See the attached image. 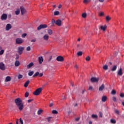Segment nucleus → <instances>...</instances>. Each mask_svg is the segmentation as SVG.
I'll return each instance as SVG.
<instances>
[{
    "instance_id": "aec40b11",
    "label": "nucleus",
    "mask_w": 124,
    "mask_h": 124,
    "mask_svg": "<svg viewBox=\"0 0 124 124\" xmlns=\"http://www.w3.org/2000/svg\"><path fill=\"white\" fill-rule=\"evenodd\" d=\"M118 66L117 65H115L114 66H113V67L110 69L111 71H116L117 70Z\"/></svg>"
},
{
    "instance_id": "6e6d98bb",
    "label": "nucleus",
    "mask_w": 124,
    "mask_h": 124,
    "mask_svg": "<svg viewBox=\"0 0 124 124\" xmlns=\"http://www.w3.org/2000/svg\"><path fill=\"white\" fill-rule=\"evenodd\" d=\"M11 17H12V15H11V14H9V15H8V18L9 19H10V18H11Z\"/></svg>"
},
{
    "instance_id": "49530a36",
    "label": "nucleus",
    "mask_w": 124,
    "mask_h": 124,
    "mask_svg": "<svg viewBox=\"0 0 124 124\" xmlns=\"http://www.w3.org/2000/svg\"><path fill=\"white\" fill-rule=\"evenodd\" d=\"M29 93V92H27L25 94V97H28Z\"/></svg>"
},
{
    "instance_id": "c756f323",
    "label": "nucleus",
    "mask_w": 124,
    "mask_h": 124,
    "mask_svg": "<svg viewBox=\"0 0 124 124\" xmlns=\"http://www.w3.org/2000/svg\"><path fill=\"white\" fill-rule=\"evenodd\" d=\"M15 13L16 15H19V14H20V9H17Z\"/></svg>"
},
{
    "instance_id": "f03ea898",
    "label": "nucleus",
    "mask_w": 124,
    "mask_h": 124,
    "mask_svg": "<svg viewBox=\"0 0 124 124\" xmlns=\"http://www.w3.org/2000/svg\"><path fill=\"white\" fill-rule=\"evenodd\" d=\"M42 92V88H39L36 90L33 93V94L34 95H39L40 94V93Z\"/></svg>"
},
{
    "instance_id": "c85d7f7f",
    "label": "nucleus",
    "mask_w": 124,
    "mask_h": 124,
    "mask_svg": "<svg viewBox=\"0 0 124 124\" xmlns=\"http://www.w3.org/2000/svg\"><path fill=\"white\" fill-rule=\"evenodd\" d=\"M103 69H104V70H107V69H108V65H107V64L104 65L103 66Z\"/></svg>"
},
{
    "instance_id": "680f3d73",
    "label": "nucleus",
    "mask_w": 124,
    "mask_h": 124,
    "mask_svg": "<svg viewBox=\"0 0 124 124\" xmlns=\"http://www.w3.org/2000/svg\"><path fill=\"white\" fill-rule=\"evenodd\" d=\"M79 66H78V65L76 64L75 66V68H76L77 69H78Z\"/></svg>"
},
{
    "instance_id": "37998d69",
    "label": "nucleus",
    "mask_w": 124,
    "mask_h": 124,
    "mask_svg": "<svg viewBox=\"0 0 124 124\" xmlns=\"http://www.w3.org/2000/svg\"><path fill=\"white\" fill-rule=\"evenodd\" d=\"M51 61H52V56H50L49 57V58H48V59L47 60V62H51Z\"/></svg>"
},
{
    "instance_id": "dca6fc26",
    "label": "nucleus",
    "mask_w": 124,
    "mask_h": 124,
    "mask_svg": "<svg viewBox=\"0 0 124 124\" xmlns=\"http://www.w3.org/2000/svg\"><path fill=\"white\" fill-rule=\"evenodd\" d=\"M43 57L42 56L39 57H38V62L40 63V64H41V63H42V62H43Z\"/></svg>"
},
{
    "instance_id": "5701e85b",
    "label": "nucleus",
    "mask_w": 124,
    "mask_h": 124,
    "mask_svg": "<svg viewBox=\"0 0 124 124\" xmlns=\"http://www.w3.org/2000/svg\"><path fill=\"white\" fill-rule=\"evenodd\" d=\"M47 33L49 35H51V34H53V31L51 29H48L47 30Z\"/></svg>"
},
{
    "instance_id": "7ed1b4c3",
    "label": "nucleus",
    "mask_w": 124,
    "mask_h": 124,
    "mask_svg": "<svg viewBox=\"0 0 124 124\" xmlns=\"http://www.w3.org/2000/svg\"><path fill=\"white\" fill-rule=\"evenodd\" d=\"M25 50V47L24 46H18V53L19 55H22L23 52Z\"/></svg>"
},
{
    "instance_id": "f8f14e48",
    "label": "nucleus",
    "mask_w": 124,
    "mask_h": 124,
    "mask_svg": "<svg viewBox=\"0 0 124 124\" xmlns=\"http://www.w3.org/2000/svg\"><path fill=\"white\" fill-rule=\"evenodd\" d=\"M55 24L57 25V26H59V27H61L62 26V20L60 19H58L56 21Z\"/></svg>"
},
{
    "instance_id": "a18cd8bd",
    "label": "nucleus",
    "mask_w": 124,
    "mask_h": 124,
    "mask_svg": "<svg viewBox=\"0 0 124 124\" xmlns=\"http://www.w3.org/2000/svg\"><path fill=\"white\" fill-rule=\"evenodd\" d=\"M91 1V0H84V3H88V2Z\"/></svg>"
},
{
    "instance_id": "393cba45",
    "label": "nucleus",
    "mask_w": 124,
    "mask_h": 124,
    "mask_svg": "<svg viewBox=\"0 0 124 124\" xmlns=\"http://www.w3.org/2000/svg\"><path fill=\"white\" fill-rule=\"evenodd\" d=\"M59 15H60V12H59L58 11H56L54 12V16H58Z\"/></svg>"
},
{
    "instance_id": "cd10ccee",
    "label": "nucleus",
    "mask_w": 124,
    "mask_h": 124,
    "mask_svg": "<svg viewBox=\"0 0 124 124\" xmlns=\"http://www.w3.org/2000/svg\"><path fill=\"white\" fill-rule=\"evenodd\" d=\"M55 24H56V21L55 20V19L53 18L51 20V24L52 26H55Z\"/></svg>"
},
{
    "instance_id": "a211bd4d",
    "label": "nucleus",
    "mask_w": 124,
    "mask_h": 124,
    "mask_svg": "<svg viewBox=\"0 0 124 124\" xmlns=\"http://www.w3.org/2000/svg\"><path fill=\"white\" fill-rule=\"evenodd\" d=\"M11 81V77L7 76L6 77L5 82H10Z\"/></svg>"
},
{
    "instance_id": "f704fd0d",
    "label": "nucleus",
    "mask_w": 124,
    "mask_h": 124,
    "mask_svg": "<svg viewBox=\"0 0 124 124\" xmlns=\"http://www.w3.org/2000/svg\"><path fill=\"white\" fill-rule=\"evenodd\" d=\"M110 123H111V124H116V120L115 119H111L110 120Z\"/></svg>"
},
{
    "instance_id": "72a5a7b5",
    "label": "nucleus",
    "mask_w": 124,
    "mask_h": 124,
    "mask_svg": "<svg viewBox=\"0 0 124 124\" xmlns=\"http://www.w3.org/2000/svg\"><path fill=\"white\" fill-rule=\"evenodd\" d=\"M38 75H39V72H36L34 75L33 76V77L34 78V77H37Z\"/></svg>"
},
{
    "instance_id": "58836bf2",
    "label": "nucleus",
    "mask_w": 124,
    "mask_h": 124,
    "mask_svg": "<svg viewBox=\"0 0 124 124\" xmlns=\"http://www.w3.org/2000/svg\"><path fill=\"white\" fill-rule=\"evenodd\" d=\"M92 117L93 118V119H97V116L95 114H93Z\"/></svg>"
},
{
    "instance_id": "0eeeda50",
    "label": "nucleus",
    "mask_w": 124,
    "mask_h": 124,
    "mask_svg": "<svg viewBox=\"0 0 124 124\" xmlns=\"http://www.w3.org/2000/svg\"><path fill=\"white\" fill-rule=\"evenodd\" d=\"M56 60L57 62H62L64 61V58H63V57L62 56H59L56 58Z\"/></svg>"
},
{
    "instance_id": "c9c22d12",
    "label": "nucleus",
    "mask_w": 124,
    "mask_h": 124,
    "mask_svg": "<svg viewBox=\"0 0 124 124\" xmlns=\"http://www.w3.org/2000/svg\"><path fill=\"white\" fill-rule=\"evenodd\" d=\"M106 20H107V22H109V21H110V20H111V17H110L109 16H107Z\"/></svg>"
},
{
    "instance_id": "09e8293b",
    "label": "nucleus",
    "mask_w": 124,
    "mask_h": 124,
    "mask_svg": "<svg viewBox=\"0 0 124 124\" xmlns=\"http://www.w3.org/2000/svg\"><path fill=\"white\" fill-rule=\"evenodd\" d=\"M52 114H58V111L56 110H52Z\"/></svg>"
},
{
    "instance_id": "a878e982",
    "label": "nucleus",
    "mask_w": 124,
    "mask_h": 124,
    "mask_svg": "<svg viewBox=\"0 0 124 124\" xmlns=\"http://www.w3.org/2000/svg\"><path fill=\"white\" fill-rule=\"evenodd\" d=\"M34 73V72L30 71L28 73V75L29 76H32Z\"/></svg>"
},
{
    "instance_id": "e2e57ef3",
    "label": "nucleus",
    "mask_w": 124,
    "mask_h": 124,
    "mask_svg": "<svg viewBox=\"0 0 124 124\" xmlns=\"http://www.w3.org/2000/svg\"><path fill=\"white\" fill-rule=\"evenodd\" d=\"M35 41H36V40L35 39H32L31 40V42H35Z\"/></svg>"
},
{
    "instance_id": "f3484780",
    "label": "nucleus",
    "mask_w": 124,
    "mask_h": 124,
    "mask_svg": "<svg viewBox=\"0 0 124 124\" xmlns=\"http://www.w3.org/2000/svg\"><path fill=\"white\" fill-rule=\"evenodd\" d=\"M104 88H105V86L104 85V84H102L101 86H100L99 88V92H102V91L104 90Z\"/></svg>"
},
{
    "instance_id": "4be33fe9",
    "label": "nucleus",
    "mask_w": 124,
    "mask_h": 124,
    "mask_svg": "<svg viewBox=\"0 0 124 124\" xmlns=\"http://www.w3.org/2000/svg\"><path fill=\"white\" fill-rule=\"evenodd\" d=\"M106 100H107V97L106 96H103L102 97V101L103 102H105V101H106Z\"/></svg>"
},
{
    "instance_id": "de8ad7c7",
    "label": "nucleus",
    "mask_w": 124,
    "mask_h": 124,
    "mask_svg": "<svg viewBox=\"0 0 124 124\" xmlns=\"http://www.w3.org/2000/svg\"><path fill=\"white\" fill-rule=\"evenodd\" d=\"M99 115L100 118H102V116H103V114L102 113V112L101 111L99 112Z\"/></svg>"
},
{
    "instance_id": "4468645a",
    "label": "nucleus",
    "mask_w": 124,
    "mask_h": 124,
    "mask_svg": "<svg viewBox=\"0 0 124 124\" xmlns=\"http://www.w3.org/2000/svg\"><path fill=\"white\" fill-rule=\"evenodd\" d=\"M106 29H107V26L106 25H105L104 26H100V30L103 31H106Z\"/></svg>"
},
{
    "instance_id": "13d9d810",
    "label": "nucleus",
    "mask_w": 124,
    "mask_h": 124,
    "mask_svg": "<svg viewBox=\"0 0 124 124\" xmlns=\"http://www.w3.org/2000/svg\"><path fill=\"white\" fill-rule=\"evenodd\" d=\"M39 77H42V76H43V73H40L39 74Z\"/></svg>"
},
{
    "instance_id": "f257e3e1",
    "label": "nucleus",
    "mask_w": 124,
    "mask_h": 124,
    "mask_svg": "<svg viewBox=\"0 0 124 124\" xmlns=\"http://www.w3.org/2000/svg\"><path fill=\"white\" fill-rule=\"evenodd\" d=\"M15 103L20 111H22L23 109H24V103H23V101H22L20 98L16 99Z\"/></svg>"
},
{
    "instance_id": "ddd939ff",
    "label": "nucleus",
    "mask_w": 124,
    "mask_h": 124,
    "mask_svg": "<svg viewBox=\"0 0 124 124\" xmlns=\"http://www.w3.org/2000/svg\"><path fill=\"white\" fill-rule=\"evenodd\" d=\"M43 38L44 40H46V41H47V40L49 39V35H48V34H45Z\"/></svg>"
},
{
    "instance_id": "a19ab883",
    "label": "nucleus",
    "mask_w": 124,
    "mask_h": 124,
    "mask_svg": "<svg viewBox=\"0 0 124 124\" xmlns=\"http://www.w3.org/2000/svg\"><path fill=\"white\" fill-rule=\"evenodd\" d=\"M51 119H52V117H49L46 118L47 122H50L51 121Z\"/></svg>"
},
{
    "instance_id": "864d4df0",
    "label": "nucleus",
    "mask_w": 124,
    "mask_h": 124,
    "mask_svg": "<svg viewBox=\"0 0 124 124\" xmlns=\"http://www.w3.org/2000/svg\"><path fill=\"white\" fill-rule=\"evenodd\" d=\"M27 51H31V46H28L26 48Z\"/></svg>"
},
{
    "instance_id": "b1692460",
    "label": "nucleus",
    "mask_w": 124,
    "mask_h": 124,
    "mask_svg": "<svg viewBox=\"0 0 124 124\" xmlns=\"http://www.w3.org/2000/svg\"><path fill=\"white\" fill-rule=\"evenodd\" d=\"M29 84H30V80H27V81H26V83H25L24 84V87H25V88L28 87V86H29Z\"/></svg>"
},
{
    "instance_id": "4c0bfd02",
    "label": "nucleus",
    "mask_w": 124,
    "mask_h": 124,
    "mask_svg": "<svg viewBox=\"0 0 124 124\" xmlns=\"http://www.w3.org/2000/svg\"><path fill=\"white\" fill-rule=\"evenodd\" d=\"M42 112H43V110H42V109H39L37 112L38 115H41Z\"/></svg>"
},
{
    "instance_id": "9d476101",
    "label": "nucleus",
    "mask_w": 124,
    "mask_h": 124,
    "mask_svg": "<svg viewBox=\"0 0 124 124\" xmlns=\"http://www.w3.org/2000/svg\"><path fill=\"white\" fill-rule=\"evenodd\" d=\"M0 69L3 71L5 70V65L2 62H0Z\"/></svg>"
},
{
    "instance_id": "423d86ee",
    "label": "nucleus",
    "mask_w": 124,
    "mask_h": 124,
    "mask_svg": "<svg viewBox=\"0 0 124 124\" xmlns=\"http://www.w3.org/2000/svg\"><path fill=\"white\" fill-rule=\"evenodd\" d=\"M47 27V25L46 24H41L37 27V30L40 31V30H42V29H46Z\"/></svg>"
},
{
    "instance_id": "c03bdc74",
    "label": "nucleus",
    "mask_w": 124,
    "mask_h": 124,
    "mask_svg": "<svg viewBox=\"0 0 124 124\" xmlns=\"http://www.w3.org/2000/svg\"><path fill=\"white\" fill-rule=\"evenodd\" d=\"M112 100L114 101V102H116L117 101V98H116L115 96H113L112 97Z\"/></svg>"
},
{
    "instance_id": "39448f33",
    "label": "nucleus",
    "mask_w": 124,
    "mask_h": 124,
    "mask_svg": "<svg viewBox=\"0 0 124 124\" xmlns=\"http://www.w3.org/2000/svg\"><path fill=\"white\" fill-rule=\"evenodd\" d=\"M24 42V40L21 38H17L16 40V44H22Z\"/></svg>"
},
{
    "instance_id": "69168bd1",
    "label": "nucleus",
    "mask_w": 124,
    "mask_h": 124,
    "mask_svg": "<svg viewBox=\"0 0 124 124\" xmlns=\"http://www.w3.org/2000/svg\"><path fill=\"white\" fill-rule=\"evenodd\" d=\"M62 4H60L59 6H58V8L60 9L61 8H62Z\"/></svg>"
},
{
    "instance_id": "412c9836",
    "label": "nucleus",
    "mask_w": 124,
    "mask_h": 124,
    "mask_svg": "<svg viewBox=\"0 0 124 124\" xmlns=\"http://www.w3.org/2000/svg\"><path fill=\"white\" fill-rule=\"evenodd\" d=\"M15 66H19V65H20V62H19V61L16 60L15 62Z\"/></svg>"
},
{
    "instance_id": "774afa93",
    "label": "nucleus",
    "mask_w": 124,
    "mask_h": 124,
    "mask_svg": "<svg viewBox=\"0 0 124 124\" xmlns=\"http://www.w3.org/2000/svg\"><path fill=\"white\" fill-rule=\"evenodd\" d=\"M112 37V36L108 35V38H111Z\"/></svg>"
},
{
    "instance_id": "e433bc0d",
    "label": "nucleus",
    "mask_w": 124,
    "mask_h": 124,
    "mask_svg": "<svg viewBox=\"0 0 124 124\" xmlns=\"http://www.w3.org/2000/svg\"><path fill=\"white\" fill-rule=\"evenodd\" d=\"M17 78H18V79H22V78H23V75L19 74Z\"/></svg>"
},
{
    "instance_id": "bf43d9fd",
    "label": "nucleus",
    "mask_w": 124,
    "mask_h": 124,
    "mask_svg": "<svg viewBox=\"0 0 124 124\" xmlns=\"http://www.w3.org/2000/svg\"><path fill=\"white\" fill-rule=\"evenodd\" d=\"M54 105V103H51L49 104V107H52Z\"/></svg>"
},
{
    "instance_id": "20e7f679",
    "label": "nucleus",
    "mask_w": 124,
    "mask_h": 124,
    "mask_svg": "<svg viewBox=\"0 0 124 124\" xmlns=\"http://www.w3.org/2000/svg\"><path fill=\"white\" fill-rule=\"evenodd\" d=\"M90 81H91V82H92V83H97V82H98V81H99V78H95V77H92L90 79Z\"/></svg>"
},
{
    "instance_id": "7c9ffc66",
    "label": "nucleus",
    "mask_w": 124,
    "mask_h": 124,
    "mask_svg": "<svg viewBox=\"0 0 124 124\" xmlns=\"http://www.w3.org/2000/svg\"><path fill=\"white\" fill-rule=\"evenodd\" d=\"M82 17L84 18H87V13H84L83 14H82Z\"/></svg>"
},
{
    "instance_id": "473e14b6",
    "label": "nucleus",
    "mask_w": 124,
    "mask_h": 124,
    "mask_svg": "<svg viewBox=\"0 0 124 124\" xmlns=\"http://www.w3.org/2000/svg\"><path fill=\"white\" fill-rule=\"evenodd\" d=\"M111 94H112L113 95H115V94H116V93H117V92H116V91L113 90L111 91Z\"/></svg>"
},
{
    "instance_id": "ea45409f",
    "label": "nucleus",
    "mask_w": 124,
    "mask_h": 124,
    "mask_svg": "<svg viewBox=\"0 0 124 124\" xmlns=\"http://www.w3.org/2000/svg\"><path fill=\"white\" fill-rule=\"evenodd\" d=\"M115 113H116V114H117V115H120V111L117 109L115 110Z\"/></svg>"
},
{
    "instance_id": "6e6552de",
    "label": "nucleus",
    "mask_w": 124,
    "mask_h": 124,
    "mask_svg": "<svg viewBox=\"0 0 124 124\" xmlns=\"http://www.w3.org/2000/svg\"><path fill=\"white\" fill-rule=\"evenodd\" d=\"M20 11L21 12V15H24V14L27 12V10H26V9H25V7H24L23 6H20Z\"/></svg>"
},
{
    "instance_id": "9b49d317",
    "label": "nucleus",
    "mask_w": 124,
    "mask_h": 124,
    "mask_svg": "<svg viewBox=\"0 0 124 124\" xmlns=\"http://www.w3.org/2000/svg\"><path fill=\"white\" fill-rule=\"evenodd\" d=\"M117 75H119V76H123V69L122 68H120L117 72Z\"/></svg>"
},
{
    "instance_id": "bb28decb",
    "label": "nucleus",
    "mask_w": 124,
    "mask_h": 124,
    "mask_svg": "<svg viewBox=\"0 0 124 124\" xmlns=\"http://www.w3.org/2000/svg\"><path fill=\"white\" fill-rule=\"evenodd\" d=\"M77 55L78 57H81V56H82V55H83V51H78L77 53Z\"/></svg>"
},
{
    "instance_id": "79ce46f5",
    "label": "nucleus",
    "mask_w": 124,
    "mask_h": 124,
    "mask_svg": "<svg viewBox=\"0 0 124 124\" xmlns=\"http://www.w3.org/2000/svg\"><path fill=\"white\" fill-rule=\"evenodd\" d=\"M3 53H4V50L1 49L0 51V55H3Z\"/></svg>"
},
{
    "instance_id": "0e129e2a",
    "label": "nucleus",
    "mask_w": 124,
    "mask_h": 124,
    "mask_svg": "<svg viewBox=\"0 0 124 124\" xmlns=\"http://www.w3.org/2000/svg\"><path fill=\"white\" fill-rule=\"evenodd\" d=\"M89 91H91V90H93V87L92 86H90L89 88Z\"/></svg>"
},
{
    "instance_id": "2eb2a0df",
    "label": "nucleus",
    "mask_w": 124,
    "mask_h": 124,
    "mask_svg": "<svg viewBox=\"0 0 124 124\" xmlns=\"http://www.w3.org/2000/svg\"><path fill=\"white\" fill-rule=\"evenodd\" d=\"M12 26L10 24H7L6 26V31H9V30L11 29Z\"/></svg>"
},
{
    "instance_id": "8fccbe9b",
    "label": "nucleus",
    "mask_w": 124,
    "mask_h": 124,
    "mask_svg": "<svg viewBox=\"0 0 124 124\" xmlns=\"http://www.w3.org/2000/svg\"><path fill=\"white\" fill-rule=\"evenodd\" d=\"M26 36H27V33H23L22 34V37L23 38H25V37H26Z\"/></svg>"
},
{
    "instance_id": "052dcab7",
    "label": "nucleus",
    "mask_w": 124,
    "mask_h": 124,
    "mask_svg": "<svg viewBox=\"0 0 124 124\" xmlns=\"http://www.w3.org/2000/svg\"><path fill=\"white\" fill-rule=\"evenodd\" d=\"M100 16H103V15H104V13H103V12H101V13H100Z\"/></svg>"
},
{
    "instance_id": "6ab92c4d",
    "label": "nucleus",
    "mask_w": 124,
    "mask_h": 124,
    "mask_svg": "<svg viewBox=\"0 0 124 124\" xmlns=\"http://www.w3.org/2000/svg\"><path fill=\"white\" fill-rule=\"evenodd\" d=\"M33 65H34L33 62H31L30 64L27 65V68H28V69H30V68H31V66H33Z\"/></svg>"
},
{
    "instance_id": "603ef678",
    "label": "nucleus",
    "mask_w": 124,
    "mask_h": 124,
    "mask_svg": "<svg viewBox=\"0 0 124 124\" xmlns=\"http://www.w3.org/2000/svg\"><path fill=\"white\" fill-rule=\"evenodd\" d=\"M19 122H20L21 124H24V122H23V120H22V118H20Z\"/></svg>"
},
{
    "instance_id": "338daca9",
    "label": "nucleus",
    "mask_w": 124,
    "mask_h": 124,
    "mask_svg": "<svg viewBox=\"0 0 124 124\" xmlns=\"http://www.w3.org/2000/svg\"><path fill=\"white\" fill-rule=\"evenodd\" d=\"M79 120H80V118H79V117L76 119V121L77 122H78V121H79Z\"/></svg>"
},
{
    "instance_id": "3c124183",
    "label": "nucleus",
    "mask_w": 124,
    "mask_h": 124,
    "mask_svg": "<svg viewBox=\"0 0 124 124\" xmlns=\"http://www.w3.org/2000/svg\"><path fill=\"white\" fill-rule=\"evenodd\" d=\"M19 55L16 54V61H18V60H19Z\"/></svg>"
},
{
    "instance_id": "4d7b16f0",
    "label": "nucleus",
    "mask_w": 124,
    "mask_h": 124,
    "mask_svg": "<svg viewBox=\"0 0 124 124\" xmlns=\"http://www.w3.org/2000/svg\"><path fill=\"white\" fill-rule=\"evenodd\" d=\"M120 97H124V93H121V94H120Z\"/></svg>"
},
{
    "instance_id": "2f4dec72",
    "label": "nucleus",
    "mask_w": 124,
    "mask_h": 124,
    "mask_svg": "<svg viewBox=\"0 0 124 124\" xmlns=\"http://www.w3.org/2000/svg\"><path fill=\"white\" fill-rule=\"evenodd\" d=\"M85 60L87 62H90L91 61V57L88 56L86 58Z\"/></svg>"
},
{
    "instance_id": "5fc2aeb1",
    "label": "nucleus",
    "mask_w": 124,
    "mask_h": 124,
    "mask_svg": "<svg viewBox=\"0 0 124 124\" xmlns=\"http://www.w3.org/2000/svg\"><path fill=\"white\" fill-rule=\"evenodd\" d=\"M31 101H33V99H31L28 100V103L31 102Z\"/></svg>"
},
{
    "instance_id": "1a4fd4ad",
    "label": "nucleus",
    "mask_w": 124,
    "mask_h": 124,
    "mask_svg": "<svg viewBox=\"0 0 124 124\" xmlns=\"http://www.w3.org/2000/svg\"><path fill=\"white\" fill-rule=\"evenodd\" d=\"M7 19V15L6 14H3L1 16V20L2 21H5Z\"/></svg>"
}]
</instances>
